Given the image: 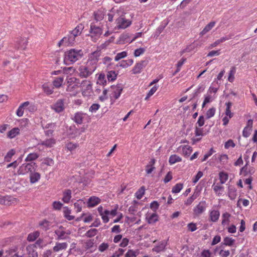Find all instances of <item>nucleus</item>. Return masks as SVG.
<instances>
[{
    "label": "nucleus",
    "instance_id": "nucleus-27",
    "mask_svg": "<svg viewBox=\"0 0 257 257\" xmlns=\"http://www.w3.org/2000/svg\"><path fill=\"white\" fill-rule=\"evenodd\" d=\"M85 202L83 200L79 199L74 203L75 209L77 212L81 211L82 207L84 205Z\"/></svg>",
    "mask_w": 257,
    "mask_h": 257
},
{
    "label": "nucleus",
    "instance_id": "nucleus-58",
    "mask_svg": "<svg viewBox=\"0 0 257 257\" xmlns=\"http://www.w3.org/2000/svg\"><path fill=\"white\" fill-rule=\"evenodd\" d=\"M71 211L68 208H65L64 210V216L69 220H72L74 219V217L72 215H70Z\"/></svg>",
    "mask_w": 257,
    "mask_h": 257
},
{
    "label": "nucleus",
    "instance_id": "nucleus-13",
    "mask_svg": "<svg viewBox=\"0 0 257 257\" xmlns=\"http://www.w3.org/2000/svg\"><path fill=\"white\" fill-rule=\"evenodd\" d=\"M69 80H70L68 81L69 83L74 84L73 87H77L82 88V90H83V87L85 86V83L87 82L86 80H84L82 81L81 83H80L79 79L75 77L71 78Z\"/></svg>",
    "mask_w": 257,
    "mask_h": 257
},
{
    "label": "nucleus",
    "instance_id": "nucleus-56",
    "mask_svg": "<svg viewBox=\"0 0 257 257\" xmlns=\"http://www.w3.org/2000/svg\"><path fill=\"white\" fill-rule=\"evenodd\" d=\"M55 127V125L53 123L47 124V125L46 126V128H48L50 127V129L45 131L46 134L48 136L52 135L53 133V129Z\"/></svg>",
    "mask_w": 257,
    "mask_h": 257
},
{
    "label": "nucleus",
    "instance_id": "nucleus-29",
    "mask_svg": "<svg viewBox=\"0 0 257 257\" xmlns=\"http://www.w3.org/2000/svg\"><path fill=\"white\" fill-rule=\"evenodd\" d=\"M155 163V160L154 159H152L149 164L146 166V171L148 174H151L155 169V167H154Z\"/></svg>",
    "mask_w": 257,
    "mask_h": 257
},
{
    "label": "nucleus",
    "instance_id": "nucleus-1",
    "mask_svg": "<svg viewBox=\"0 0 257 257\" xmlns=\"http://www.w3.org/2000/svg\"><path fill=\"white\" fill-rule=\"evenodd\" d=\"M83 55V53L82 50L71 49L65 52L64 62L66 64L67 62H75L81 58Z\"/></svg>",
    "mask_w": 257,
    "mask_h": 257
},
{
    "label": "nucleus",
    "instance_id": "nucleus-43",
    "mask_svg": "<svg viewBox=\"0 0 257 257\" xmlns=\"http://www.w3.org/2000/svg\"><path fill=\"white\" fill-rule=\"evenodd\" d=\"M39 157V155L37 153H33L29 154L26 158L25 161L30 162L36 160Z\"/></svg>",
    "mask_w": 257,
    "mask_h": 257
},
{
    "label": "nucleus",
    "instance_id": "nucleus-12",
    "mask_svg": "<svg viewBox=\"0 0 257 257\" xmlns=\"http://www.w3.org/2000/svg\"><path fill=\"white\" fill-rule=\"evenodd\" d=\"M111 90L112 91V96L115 99H117L122 91V87L119 84L117 85H112L111 86Z\"/></svg>",
    "mask_w": 257,
    "mask_h": 257
},
{
    "label": "nucleus",
    "instance_id": "nucleus-19",
    "mask_svg": "<svg viewBox=\"0 0 257 257\" xmlns=\"http://www.w3.org/2000/svg\"><path fill=\"white\" fill-rule=\"evenodd\" d=\"M127 42L130 43L129 34L128 33H123L120 36L116 44H121Z\"/></svg>",
    "mask_w": 257,
    "mask_h": 257
},
{
    "label": "nucleus",
    "instance_id": "nucleus-14",
    "mask_svg": "<svg viewBox=\"0 0 257 257\" xmlns=\"http://www.w3.org/2000/svg\"><path fill=\"white\" fill-rule=\"evenodd\" d=\"M146 219L149 223L153 224L158 221V216L155 212H148L146 214Z\"/></svg>",
    "mask_w": 257,
    "mask_h": 257
},
{
    "label": "nucleus",
    "instance_id": "nucleus-30",
    "mask_svg": "<svg viewBox=\"0 0 257 257\" xmlns=\"http://www.w3.org/2000/svg\"><path fill=\"white\" fill-rule=\"evenodd\" d=\"M91 56L90 57L91 58V60L90 61V63L91 64L92 62H93L94 63H96L98 62L99 60V57L100 55V52L99 50L94 51L91 54Z\"/></svg>",
    "mask_w": 257,
    "mask_h": 257
},
{
    "label": "nucleus",
    "instance_id": "nucleus-63",
    "mask_svg": "<svg viewBox=\"0 0 257 257\" xmlns=\"http://www.w3.org/2000/svg\"><path fill=\"white\" fill-rule=\"evenodd\" d=\"M197 194H194L192 196L188 198L185 202L186 205H190L193 201L197 198Z\"/></svg>",
    "mask_w": 257,
    "mask_h": 257
},
{
    "label": "nucleus",
    "instance_id": "nucleus-53",
    "mask_svg": "<svg viewBox=\"0 0 257 257\" xmlns=\"http://www.w3.org/2000/svg\"><path fill=\"white\" fill-rule=\"evenodd\" d=\"M54 162L53 159L49 158H46L43 159L41 165H46L49 166H52L54 165Z\"/></svg>",
    "mask_w": 257,
    "mask_h": 257
},
{
    "label": "nucleus",
    "instance_id": "nucleus-59",
    "mask_svg": "<svg viewBox=\"0 0 257 257\" xmlns=\"http://www.w3.org/2000/svg\"><path fill=\"white\" fill-rule=\"evenodd\" d=\"M203 173L201 171H199L197 174L192 179V182L195 184L198 180L203 176Z\"/></svg>",
    "mask_w": 257,
    "mask_h": 257
},
{
    "label": "nucleus",
    "instance_id": "nucleus-24",
    "mask_svg": "<svg viewBox=\"0 0 257 257\" xmlns=\"http://www.w3.org/2000/svg\"><path fill=\"white\" fill-rule=\"evenodd\" d=\"M20 134V130L18 127H15L9 131L7 134L8 138L13 139Z\"/></svg>",
    "mask_w": 257,
    "mask_h": 257
},
{
    "label": "nucleus",
    "instance_id": "nucleus-2",
    "mask_svg": "<svg viewBox=\"0 0 257 257\" xmlns=\"http://www.w3.org/2000/svg\"><path fill=\"white\" fill-rule=\"evenodd\" d=\"M225 181V174L221 172L219 174V179L217 180L213 185V189L218 195H220L224 193L223 184Z\"/></svg>",
    "mask_w": 257,
    "mask_h": 257
},
{
    "label": "nucleus",
    "instance_id": "nucleus-48",
    "mask_svg": "<svg viewBox=\"0 0 257 257\" xmlns=\"http://www.w3.org/2000/svg\"><path fill=\"white\" fill-rule=\"evenodd\" d=\"M63 81V77H59L56 78L53 82V85L56 87H60Z\"/></svg>",
    "mask_w": 257,
    "mask_h": 257
},
{
    "label": "nucleus",
    "instance_id": "nucleus-5",
    "mask_svg": "<svg viewBox=\"0 0 257 257\" xmlns=\"http://www.w3.org/2000/svg\"><path fill=\"white\" fill-rule=\"evenodd\" d=\"M96 67L93 68H89L87 66H80L79 68V75L83 78H87L92 74Z\"/></svg>",
    "mask_w": 257,
    "mask_h": 257
},
{
    "label": "nucleus",
    "instance_id": "nucleus-57",
    "mask_svg": "<svg viewBox=\"0 0 257 257\" xmlns=\"http://www.w3.org/2000/svg\"><path fill=\"white\" fill-rule=\"evenodd\" d=\"M145 188L144 187H142L136 193V196L138 199L142 198L145 194Z\"/></svg>",
    "mask_w": 257,
    "mask_h": 257
},
{
    "label": "nucleus",
    "instance_id": "nucleus-42",
    "mask_svg": "<svg viewBox=\"0 0 257 257\" xmlns=\"http://www.w3.org/2000/svg\"><path fill=\"white\" fill-rule=\"evenodd\" d=\"M219 213L217 210H213L210 214V219L212 221H216L219 218Z\"/></svg>",
    "mask_w": 257,
    "mask_h": 257
},
{
    "label": "nucleus",
    "instance_id": "nucleus-16",
    "mask_svg": "<svg viewBox=\"0 0 257 257\" xmlns=\"http://www.w3.org/2000/svg\"><path fill=\"white\" fill-rule=\"evenodd\" d=\"M100 202V199L98 197L92 196L88 200L87 206L88 207H93L99 204Z\"/></svg>",
    "mask_w": 257,
    "mask_h": 257
},
{
    "label": "nucleus",
    "instance_id": "nucleus-45",
    "mask_svg": "<svg viewBox=\"0 0 257 257\" xmlns=\"http://www.w3.org/2000/svg\"><path fill=\"white\" fill-rule=\"evenodd\" d=\"M39 234L40 233L38 231H35L31 233L28 235L27 239L30 241H33L38 238Z\"/></svg>",
    "mask_w": 257,
    "mask_h": 257
},
{
    "label": "nucleus",
    "instance_id": "nucleus-31",
    "mask_svg": "<svg viewBox=\"0 0 257 257\" xmlns=\"http://www.w3.org/2000/svg\"><path fill=\"white\" fill-rule=\"evenodd\" d=\"M117 74L118 73L115 71L111 70L108 71L107 73V78L109 81H113L116 79Z\"/></svg>",
    "mask_w": 257,
    "mask_h": 257
},
{
    "label": "nucleus",
    "instance_id": "nucleus-9",
    "mask_svg": "<svg viewBox=\"0 0 257 257\" xmlns=\"http://www.w3.org/2000/svg\"><path fill=\"white\" fill-rule=\"evenodd\" d=\"M50 106L56 112H60L64 109V100L63 99H58L55 103L51 105Z\"/></svg>",
    "mask_w": 257,
    "mask_h": 257
},
{
    "label": "nucleus",
    "instance_id": "nucleus-41",
    "mask_svg": "<svg viewBox=\"0 0 257 257\" xmlns=\"http://www.w3.org/2000/svg\"><path fill=\"white\" fill-rule=\"evenodd\" d=\"M139 253V250L138 249L135 250L129 249L125 254V257H136Z\"/></svg>",
    "mask_w": 257,
    "mask_h": 257
},
{
    "label": "nucleus",
    "instance_id": "nucleus-62",
    "mask_svg": "<svg viewBox=\"0 0 257 257\" xmlns=\"http://www.w3.org/2000/svg\"><path fill=\"white\" fill-rule=\"evenodd\" d=\"M205 88V86L204 84H201L199 86L198 89L195 91V92L193 94V97H195L198 95L201 92H202Z\"/></svg>",
    "mask_w": 257,
    "mask_h": 257
},
{
    "label": "nucleus",
    "instance_id": "nucleus-51",
    "mask_svg": "<svg viewBox=\"0 0 257 257\" xmlns=\"http://www.w3.org/2000/svg\"><path fill=\"white\" fill-rule=\"evenodd\" d=\"M29 105V102L26 101L19 107L18 109L17 110L16 112H24V110L26 109L27 110V107Z\"/></svg>",
    "mask_w": 257,
    "mask_h": 257
},
{
    "label": "nucleus",
    "instance_id": "nucleus-7",
    "mask_svg": "<svg viewBox=\"0 0 257 257\" xmlns=\"http://www.w3.org/2000/svg\"><path fill=\"white\" fill-rule=\"evenodd\" d=\"M148 62V60H144L137 63L132 69L133 73L136 74L141 73L143 68L147 65Z\"/></svg>",
    "mask_w": 257,
    "mask_h": 257
},
{
    "label": "nucleus",
    "instance_id": "nucleus-4",
    "mask_svg": "<svg viewBox=\"0 0 257 257\" xmlns=\"http://www.w3.org/2000/svg\"><path fill=\"white\" fill-rule=\"evenodd\" d=\"M35 163H27L22 164L18 169L17 173L18 175H25L28 172H31L33 165Z\"/></svg>",
    "mask_w": 257,
    "mask_h": 257
},
{
    "label": "nucleus",
    "instance_id": "nucleus-20",
    "mask_svg": "<svg viewBox=\"0 0 257 257\" xmlns=\"http://www.w3.org/2000/svg\"><path fill=\"white\" fill-rule=\"evenodd\" d=\"M214 113H206L205 115L200 116L197 121L199 126H202L204 124L205 120L213 116Z\"/></svg>",
    "mask_w": 257,
    "mask_h": 257
},
{
    "label": "nucleus",
    "instance_id": "nucleus-32",
    "mask_svg": "<svg viewBox=\"0 0 257 257\" xmlns=\"http://www.w3.org/2000/svg\"><path fill=\"white\" fill-rule=\"evenodd\" d=\"M78 147V144L72 142L67 143L65 146V149L71 152L74 151Z\"/></svg>",
    "mask_w": 257,
    "mask_h": 257
},
{
    "label": "nucleus",
    "instance_id": "nucleus-34",
    "mask_svg": "<svg viewBox=\"0 0 257 257\" xmlns=\"http://www.w3.org/2000/svg\"><path fill=\"white\" fill-rule=\"evenodd\" d=\"M236 73V68L234 66L231 67L229 72L228 76L227 78L228 80L232 82L234 80V75Z\"/></svg>",
    "mask_w": 257,
    "mask_h": 257
},
{
    "label": "nucleus",
    "instance_id": "nucleus-64",
    "mask_svg": "<svg viewBox=\"0 0 257 257\" xmlns=\"http://www.w3.org/2000/svg\"><path fill=\"white\" fill-rule=\"evenodd\" d=\"M199 257H213V256L209 250L205 249L201 252Z\"/></svg>",
    "mask_w": 257,
    "mask_h": 257
},
{
    "label": "nucleus",
    "instance_id": "nucleus-55",
    "mask_svg": "<svg viewBox=\"0 0 257 257\" xmlns=\"http://www.w3.org/2000/svg\"><path fill=\"white\" fill-rule=\"evenodd\" d=\"M106 211L108 212L106 213V215L107 217L109 218V216L110 217H113L115 216H116L118 214L117 211V208H115L113 209H112L111 210H106Z\"/></svg>",
    "mask_w": 257,
    "mask_h": 257
},
{
    "label": "nucleus",
    "instance_id": "nucleus-50",
    "mask_svg": "<svg viewBox=\"0 0 257 257\" xmlns=\"http://www.w3.org/2000/svg\"><path fill=\"white\" fill-rule=\"evenodd\" d=\"M67 40L68 41V45L69 46H73L75 42V38L77 36H75L74 34H72L71 32L67 36Z\"/></svg>",
    "mask_w": 257,
    "mask_h": 257
},
{
    "label": "nucleus",
    "instance_id": "nucleus-46",
    "mask_svg": "<svg viewBox=\"0 0 257 257\" xmlns=\"http://www.w3.org/2000/svg\"><path fill=\"white\" fill-rule=\"evenodd\" d=\"M228 193V197L231 200L234 199L236 197V190L235 188H229Z\"/></svg>",
    "mask_w": 257,
    "mask_h": 257
},
{
    "label": "nucleus",
    "instance_id": "nucleus-11",
    "mask_svg": "<svg viewBox=\"0 0 257 257\" xmlns=\"http://www.w3.org/2000/svg\"><path fill=\"white\" fill-rule=\"evenodd\" d=\"M36 247L33 245H29L26 248V252L23 255H27L28 257H38V253Z\"/></svg>",
    "mask_w": 257,
    "mask_h": 257
},
{
    "label": "nucleus",
    "instance_id": "nucleus-33",
    "mask_svg": "<svg viewBox=\"0 0 257 257\" xmlns=\"http://www.w3.org/2000/svg\"><path fill=\"white\" fill-rule=\"evenodd\" d=\"M42 88L44 91L48 95L51 94L53 92V87L51 86L48 83H44L42 85Z\"/></svg>",
    "mask_w": 257,
    "mask_h": 257
},
{
    "label": "nucleus",
    "instance_id": "nucleus-3",
    "mask_svg": "<svg viewBox=\"0 0 257 257\" xmlns=\"http://www.w3.org/2000/svg\"><path fill=\"white\" fill-rule=\"evenodd\" d=\"M115 22L118 29H125L132 24V21L126 20L123 15L118 17Z\"/></svg>",
    "mask_w": 257,
    "mask_h": 257
},
{
    "label": "nucleus",
    "instance_id": "nucleus-26",
    "mask_svg": "<svg viewBox=\"0 0 257 257\" xmlns=\"http://www.w3.org/2000/svg\"><path fill=\"white\" fill-rule=\"evenodd\" d=\"M182 148V154L185 156H188L192 153L191 147L189 145H183L180 147Z\"/></svg>",
    "mask_w": 257,
    "mask_h": 257
},
{
    "label": "nucleus",
    "instance_id": "nucleus-15",
    "mask_svg": "<svg viewBox=\"0 0 257 257\" xmlns=\"http://www.w3.org/2000/svg\"><path fill=\"white\" fill-rule=\"evenodd\" d=\"M206 202L205 201L200 202L194 209V213L198 215L201 214L206 208Z\"/></svg>",
    "mask_w": 257,
    "mask_h": 257
},
{
    "label": "nucleus",
    "instance_id": "nucleus-17",
    "mask_svg": "<svg viewBox=\"0 0 257 257\" xmlns=\"http://www.w3.org/2000/svg\"><path fill=\"white\" fill-rule=\"evenodd\" d=\"M98 212L99 215L101 216L102 220L104 223H107L109 221V219L108 217H107L106 215V213H108L106 211V210H104L103 207L101 206H100L97 208Z\"/></svg>",
    "mask_w": 257,
    "mask_h": 257
},
{
    "label": "nucleus",
    "instance_id": "nucleus-10",
    "mask_svg": "<svg viewBox=\"0 0 257 257\" xmlns=\"http://www.w3.org/2000/svg\"><path fill=\"white\" fill-rule=\"evenodd\" d=\"M28 40L25 38H17L15 44V48L17 50H25L26 48Z\"/></svg>",
    "mask_w": 257,
    "mask_h": 257
},
{
    "label": "nucleus",
    "instance_id": "nucleus-60",
    "mask_svg": "<svg viewBox=\"0 0 257 257\" xmlns=\"http://www.w3.org/2000/svg\"><path fill=\"white\" fill-rule=\"evenodd\" d=\"M97 229L94 228L91 229L86 232V233H85V235L88 237H93L97 234Z\"/></svg>",
    "mask_w": 257,
    "mask_h": 257
},
{
    "label": "nucleus",
    "instance_id": "nucleus-49",
    "mask_svg": "<svg viewBox=\"0 0 257 257\" xmlns=\"http://www.w3.org/2000/svg\"><path fill=\"white\" fill-rule=\"evenodd\" d=\"M56 142L55 140L53 139H50L48 140H47L45 141H43L42 143V145H45L48 147H52L54 146V145L55 144Z\"/></svg>",
    "mask_w": 257,
    "mask_h": 257
},
{
    "label": "nucleus",
    "instance_id": "nucleus-40",
    "mask_svg": "<svg viewBox=\"0 0 257 257\" xmlns=\"http://www.w3.org/2000/svg\"><path fill=\"white\" fill-rule=\"evenodd\" d=\"M224 70H223L220 71V72L218 74L217 76L216 80L214 81V83H216L218 85H220L221 84H223V80L222 79V77L224 75Z\"/></svg>",
    "mask_w": 257,
    "mask_h": 257
},
{
    "label": "nucleus",
    "instance_id": "nucleus-39",
    "mask_svg": "<svg viewBox=\"0 0 257 257\" xmlns=\"http://www.w3.org/2000/svg\"><path fill=\"white\" fill-rule=\"evenodd\" d=\"M71 198V192L70 190H66L63 193V201L65 203H68Z\"/></svg>",
    "mask_w": 257,
    "mask_h": 257
},
{
    "label": "nucleus",
    "instance_id": "nucleus-6",
    "mask_svg": "<svg viewBox=\"0 0 257 257\" xmlns=\"http://www.w3.org/2000/svg\"><path fill=\"white\" fill-rule=\"evenodd\" d=\"M206 134L207 132L204 131L203 128L196 126L194 131L195 136L192 139L193 143L194 144L200 141L201 140L202 137Z\"/></svg>",
    "mask_w": 257,
    "mask_h": 257
},
{
    "label": "nucleus",
    "instance_id": "nucleus-22",
    "mask_svg": "<svg viewBox=\"0 0 257 257\" xmlns=\"http://www.w3.org/2000/svg\"><path fill=\"white\" fill-rule=\"evenodd\" d=\"M67 247V244L65 242L57 243L53 247V250L55 252H58L63 250H65Z\"/></svg>",
    "mask_w": 257,
    "mask_h": 257
},
{
    "label": "nucleus",
    "instance_id": "nucleus-28",
    "mask_svg": "<svg viewBox=\"0 0 257 257\" xmlns=\"http://www.w3.org/2000/svg\"><path fill=\"white\" fill-rule=\"evenodd\" d=\"M84 29V26L82 24H79L73 30L71 31L72 34L75 36L80 35L81 33L82 30Z\"/></svg>",
    "mask_w": 257,
    "mask_h": 257
},
{
    "label": "nucleus",
    "instance_id": "nucleus-44",
    "mask_svg": "<svg viewBox=\"0 0 257 257\" xmlns=\"http://www.w3.org/2000/svg\"><path fill=\"white\" fill-rule=\"evenodd\" d=\"M99 84H101L103 86H105L106 85V80L105 79V75L104 73H101L99 74L98 81L97 82Z\"/></svg>",
    "mask_w": 257,
    "mask_h": 257
},
{
    "label": "nucleus",
    "instance_id": "nucleus-47",
    "mask_svg": "<svg viewBox=\"0 0 257 257\" xmlns=\"http://www.w3.org/2000/svg\"><path fill=\"white\" fill-rule=\"evenodd\" d=\"M183 185L181 183L176 184L172 189V192L173 193H178L183 189Z\"/></svg>",
    "mask_w": 257,
    "mask_h": 257
},
{
    "label": "nucleus",
    "instance_id": "nucleus-23",
    "mask_svg": "<svg viewBox=\"0 0 257 257\" xmlns=\"http://www.w3.org/2000/svg\"><path fill=\"white\" fill-rule=\"evenodd\" d=\"M72 118L77 123H81L84 118V113H74Z\"/></svg>",
    "mask_w": 257,
    "mask_h": 257
},
{
    "label": "nucleus",
    "instance_id": "nucleus-37",
    "mask_svg": "<svg viewBox=\"0 0 257 257\" xmlns=\"http://www.w3.org/2000/svg\"><path fill=\"white\" fill-rule=\"evenodd\" d=\"M182 160V159L179 156L176 155H171L169 160V162L170 164L172 165L177 162H180Z\"/></svg>",
    "mask_w": 257,
    "mask_h": 257
},
{
    "label": "nucleus",
    "instance_id": "nucleus-61",
    "mask_svg": "<svg viewBox=\"0 0 257 257\" xmlns=\"http://www.w3.org/2000/svg\"><path fill=\"white\" fill-rule=\"evenodd\" d=\"M252 131V128L248 127H245L242 132V136L245 138H247L249 136Z\"/></svg>",
    "mask_w": 257,
    "mask_h": 257
},
{
    "label": "nucleus",
    "instance_id": "nucleus-8",
    "mask_svg": "<svg viewBox=\"0 0 257 257\" xmlns=\"http://www.w3.org/2000/svg\"><path fill=\"white\" fill-rule=\"evenodd\" d=\"M89 32L92 34L91 37L92 38L95 37L94 39H97L101 35L102 30L100 27L91 24Z\"/></svg>",
    "mask_w": 257,
    "mask_h": 257
},
{
    "label": "nucleus",
    "instance_id": "nucleus-35",
    "mask_svg": "<svg viewBox=\"0 0 257 257\" xmlns=\"http://www.w3.org/2000/svg\"><path fill=\"white\" fill-rule=\"evenodd\" d=\"M55 233L57 235L58 238L64 239L67 236V233H66L62 228H59L55 231Z\"/></svg>",
    "mask_w": 257,
    "mask_h": 257
},
{
    "label": "nucleus",
    "instance_id": "nucleus-52",
    "mask_svg": "<svg viewBox=\"0 0 257 257\" xmlns=\"http://www.w3.org/2000/svg\"><path fill=\"white\" fill-rule=\"evenodd\" d=\"M15 151L13 149L11 150L7 153L5 157V160L8 162H10L12 157L15 155Z\"/></svg>",
    "mask_w": 257,
    "mask_h": 257
},
{
    "label": "nucleus",
    "instance_id": "nucleus-36",
    "mask_svg": "<svg viewBox=\"0 0 257 257\" xmlns=\"http://www.w3.org/2000/svg\"><path fill=\"white\" fill-rule=\"evenodd\" d=\"M94 19L96 21H100L104 18V14L103 11L98 10L94 12Z\"/></svg>",
    "mask_w": 257,
    "mask_h": 257
},
{
    "label": "nucleus",
    "instance_id": "nucleus-38",
    "mask_svg": "<svg viewBox=\"0 0 257 257\" xmlns=\"http://www.w3.org/2000/svg\"><path fill=\"white\" fill-rule=\"evenodd\" d=\"M215 25L214 22H211L207 24L203 30L200 32V35H203L209 31Z\"/></svg>",
    "mask_w": 257,
    "mask_h": 257
},
{
    "label": "nucleus",
    "instance_id": "nucleus-25",
    "mask_svg": "<svg viewBox=\"0 0 257 257\" xmlns=\"http://www.w3.org/2000/svg\"><path fill=\"white\" fill-rule=\"evenodd\" d=\"M167 242L163 240L159 242V244L153 248V250L155 251L159 252L164 249L166 247Z\"/></svg>",
    "mask_w": 257,
    "mask_h": 257
},
{
    "label": "nucleus",
    "instance_id": "nucleus-21",
    "mask_svg": "<svg viewBox=\"0 0 257 257\" xmlns=\"http://www.w3.org/2000/svg\"><path fill=\"white\" fill-rule=\"evenodd\" d=\"M81 218L84 223H89L93 220V216L89 212L82 213Z\"/></svg>",
    "mask_w": 257,
    "mask_h": 257
},
{
    "label": "nucleus",
    "instance_id": "nucleus-54",
    "mask_svg": "<svg viewBox=\"0 0 257 257\" xmlns=\"http://www.w3.org/2000/svg\"><path fill=\"white\" fill-rule=\"evenodd\" d=\"M127 56V52L126 51H123L120 53H118L116 54L114 58L115 61H118L121 59L124 58Z\"/></svg>",
    "mask_w": 257,
    "mask_h": 257
},
{
    "label": "nucleus",
    "instance_id": "nucleus-18",
    "mask_svg": "<svg viewBox=\"0 0 257 257\" xmlns=\"http://www.w3.org/2000/svg\"><path fill=\"white\" fill-rule=\"evenodd\" d=\"M40 173L36 172H31L30 174V181L31 183L34 184L37 182L40 179Z\"/></svg>",
    "mask_w": 257,
    "mask_h": 257
}]
</instances>
